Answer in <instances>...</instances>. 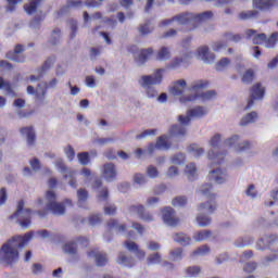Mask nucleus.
I'll use <instances>...</instances> for the list:
<instances>
[{"instance_id": "f257e3e1", "label": "nucleus", "mask_w": 278, "mask_h": 278, "mask_svg": "<svg viewBox=\"0 0 278 278\" xmlns=\"http://www.w3.org/2000/svg\"><path fill=\"white\" fill-rule=\"evenodd\" d=\"M34 240V232H27L23 237L15 236L5 243L2 244L0 249V264H5L10 266L18 262V249H23Z\"/></svg>"}, {"instance_id": "f03ea898", "label": "nucleus", "mask_w": 278, "mask_h": 278, "mask_svg": "<svg viewBox=\"0 0 278 278\" xmlns=\"http://www.w3.org/2000/svg\"><path fill=\"white\" fill-rule=\"evenodd\" d=\"M197 194L201 197H206V199H211L206 202H202L198 205V212H202L204 214H214L218 205L216 204V194L214 193V185L212 182H204L197 189Z\"/></svg>"}, {"instance_id": "7ed1b4c3", "label": "nucleus", "mask_w": 278, "mask_h": 278, "mask_svg": "<svg viewBox=\"0 0 278 278\" xmlns=\"http://www.w3.org/2000/svg\"><path fill=\"white\" fill-rule=\"evenodd\" d=\"M45 203L46 210L55 216H64L66 207L73 205V201L70 199H66L63 203L58 202V195L55 194V191L51 189L46 192Z\"/></svg>"}, {"instance_id": "20e7f679", "label": "nucleus", "mask_w": 278, "mask_h": 278, "mask_svg": "<svg viewBox=\"0 0 278 278\" xmlns=\"http://www.w3.org/2000/svg\"><path fill=\"white\" fill-rule=\"evenodd\" d=\"M187 130L186 127L181 125H174L169 128L167 135H162L157 138L155 148L159 151H168L170 147H173V143L170 142V138H184L186 136Z\"/></svg>"}, {"instance_id": "39448f33", "label": "nucleus", "mask_w": 278, "mask_h": 278, "mask_svg": "<svg viewBox=\"0 0 278 278\" xmlns=\"http://www.w3.org/2000/svg\"><path fill=\"white\" fill-rule=\"evenodd\" d=\"M186 88H188V83L186 79H178L173 83L172 87L169 88L170 94L173 97H179L180 103H192L197 101V93H190L186 96Z\"/></svg>"}, {"instance_id": "423d86ee", "label": "nucleus", "mask_w": 278, "mask_h": 278, "mask_svg": "<svg viewBox=\"0 0 278 278\" xmlns=\"http://www.w3.org/2000/svg\"><path fill=\"white\" fill-rule=\"evenodd\" d=\"M11 218H15L23 229H29L31 227V211L25 207V201L23 200L17 203L16 211Z\"/></svg>"}, {"instance_id": "0eeeda50", "label": "nucleus", "mask_w": 278, "mask_h": 278, "mask_svg": "<svg viewBox=\"0 0 278 278\" xmlns=\"http://www.w3.org/2000/svg\"><path fill=\"white\" fill-rule=\"evenodd\" d=\"M164 68H157L152 75H142L138 84L141 88H152V86H160L162 84Z\"/></svg>"}, {"instance_id": "6e6552de", "label": "nucleus", "mask_w": 278, "mask_h": 278, "mask_svg": "<svg viewBox=\"0 0 278 278\" xmlns=\"http://www.w3.org/2000/svg\"><path fill=\"white\" fill-rule=\"evenodd\" d=\"M210 147L212 148L208 151V160L213 162V164H222L225 160V153H218V147L220 144V134H216L210 140Z\"/></svg>"}, {"instance_id": "1a4fd4ad", "label": "nucleus", "mask_w": 278, "mask_h": 278, "mask_svg": "<svg viewBox=\"0 0 278 278\" xmlns=\"http://www.w3.org/2000/svg\"><path fill=\"white\" fill-rule=\"evenodd\" d=\"M55 168L63 175L71 188H77V172L68 169L62 159L55 161Z\"/></svg>"}, {"instance_id": "9d476101", "label": "nucleus", "mask_w": 278, "mask_h": 278, "mask_svg": "<svg viewBox=\"0 0 278 278\" xmlns=\"http://www.w3.org/2000/svg\"><path fill=\"white\" fill-rule=\"evenodd\" d=\"M207 114V109L205 106H195L187 111V115H180L178 121L180 125H189L190 118H203Z\"/></svg>"}, {"instance_id": "9b49d317", "label": "nucleus", "mask_w": 278, "mask_h": 278, "mask_svg": "<svg viewBox=\"0 0 278 278\" xmlns=\"http://www.w3.org/2000/svg\"><path fill=\"white\" fill-rule=\"evenodd\" d=\"M265 92L266 88L262 86V83L255 84L251 89V99L248 101L245 110H251L255 103L254 101H262Z\"/></svg>"}, {"instance_id": "f8f14e48", "label": "nucleus", "mask_w": 278, "mask_h": 278, "mask_svg": "<svg viewBox=\"0 0 278 278\" xmlns=\"http://www.w3.org/2000/svg\"><path fill=\"white\" fill-rule=\"evenodd\" d=\"M195 58L204 62V64H214L216 61V54H214L207 46H200L195 50Z\"/></svg>"}, {"instance_id": "ddd939ff", "label": "nucleus", "mask_w": 278, "mask_h": 278, "mask_svg": "<svg viewBox=\"0 0 278 278\" xmlns=\"http://www.w3.org/2000/svg\"><path fill=\"white\" fill-rule=\"evenodd\" d=\"M208 179L210 181H214V184L220 186L223 184H227V180L229 179V174L227 173V169L216 167L208 173Z\"/></svg>"}, {"instance_id": "4468645a", "label": "nucleus", "mask_w": 278, "mask_h": 278, "mask_svg": "<svg viewBox=\"0 0 278 278\" xmlns=\"http://www.w3.org/2000/svg\"><path fill=\"white\" fill-rule=\"evenodd\" d=\"M240 136L233 135L225 140L224 144L226 147H232L236 151H248V149H251V142L249 141H242L239 142Z\"/></svg>"}, {"instance_id": "2eb2a0df", "label": "nucleus", "mask_w": 278, "mask_h": 278, "mask_svg": "<svg viewBox=\"0 0 278 278\" xmlns=\"http://www.w3.org/2000/svg\"><path fill=\"white\" fill-rule=\"evenodd\" d=\"M256 249L258 251H264V249H271L274 252L278 251V240L277 237H263L256 243Z\"/></svg>"}, {"instance_id": "dca6fc26", "label": "nucleus", "mask_w": 278, "mask_h": 278, "mask_svg": "<svg viewBox=\"0 0 278 278\" xmlns=\"http://www.w3.org/2000/svg\"><path fill=\"white\" fill-rule=\"evenodd\" d=\"M102 177L109 182L116 181V177H118V169H116V165L114 163H106L102 166Z\"/></svg>"}, {"instance_id": "f3484780", "label": "nucleus", "mask_w": 278, "mask_h": 278, "mask_svg": "<svg viewBox=\"0 0 278 278\" xmlns=\"http://www.w3.org/2000/svg\"><path fill=\"white\" fill-rule=\"evenodd\" d=\"M148 266H154L157 264H162L163 268H166V270H173L175 268V265L173 263H168L162 258V254L160 253H152L147 258Z\"/></svg>"}, {"instance_id": "a211bd4d", "label": "nucleus", "mask_w": 278, "mask_h": 278, "mask_svg": "<svg viewBox=\"0 0 278 278\" xmlns=\"http://www.w3.org/2000/svg\"><path fill=\"white\" fill-rule=\"evenodd\" d=\"M162 218L165 225H168V227H177L179 224V218H177V215H175V210H173V207L163 208Z\"/></svg>"}, {"instance_id": "6ab92c4d", "label": "nucleus", "mask_w": 278, "mask_h": 278, "mask_svg": "<svg viewBox=\"0 0 278 278\" xmlns=\"http://www.w3.org/2000/svg\"><path fill=\"white\" fill-rule=\"evenodd\" d=\"M63 252L72 257V262H79V260H81V255H79V251L77 250V242L75 240L66 242L63 245Z\"/></svg>"}, {"instance_id": "aec40b11", "label": "nucleus", "mask_w": 278, "mask_h": 278, "mask_svg": "<svg viewBox=\"0 0 278 278\" xmlns=\"http://www.w3.org/2000/svg\"><path fill=\"white\" fill-rule=\"evenodd\" d=\"M20 134L23 138H26L28 147H34V144H36V130H34V127H23L21 128Z\"/></svg>"}, {"instance_id": "412c9836", "label": "nucleus", "mask_w": 278, "mask_h": 278, "mask_svg": "<svg viewBox=\"0 0 278 278\" xmlns=\"http://www.w3.org/2000/svg\"><path fill=\"white\" fill-rule=\"evenodd\" d=\"M25 51V47L23 45L15 46L13 52L7 53L8 60L12 62L23 63L25 62V56L21 55Z\"/></svg>"}, {"instance_id": "4be33fe9", "label": "nucleus", "mask_w": 278, "mask_h": 278, "mask_svg": "<svg viewBox=\"0 0 278 278\" xmlns=\"http://www.w3.org/2000/svg\"><path fill=\"white\" fill-rule=\"evenodd\" d=\"M88 257H93L96 266H105L108 264V253L99 250H91L88 252Z\"/></svg>"}, {"instance_id": "5701e85b", "label": "nucleus", "mask_w": 278, "mask_h": 278, "mask_svg": "<svg viewBox=\"0 0 278 278\" xmlns=\"http://www.w3.org/2000/svg\"><path fill=\"white\" fill-rule=\"evenodd\" d=\"M152 55H153V49L151 48L142 49L135 54V61L139 66H142V64H144L149 60V58H151Z\"/></svg>"}, {"instance_id": "b1692460", "label": "nucleus", "mask_w": 278, "mask_h": 278, "mask_svg": "<svg viewBox=\"0 0 278 278\" xmlns=\"http://www.w3.org/2000/svg\"><path fill=\"white\" fill-rule=\"evenodd\" d=\"M174 22L178 25H188V23H194V13L184 12L174 16Z\"/></svg>"}, {"instance_id": "393cba45", "label": "nucleus", "mask_w": 278, "mask_h": 278, "mask_svg": "<svg viewBox=\"0 0 278 278\" xmlns=\"http://www.w3.org/2000/svg\"><path fill=\"white\" fill-rule=\"evenodd\" d=\"M245 36L249 40H252L253 45H262L266 40V34H257L255 29H247Z\"/></svg>"}, {"instance_id": "a878e982", "label": "nucleus", "mask_w": 278, "mask_h": 278, "mask_svg": "<svg viewBox=\"0 0 278 278\" xmlns=\"http://www.w3.org/2000/svg\"><path fill=\"white\" fill-rule=\"evenodd\" d=\"M184 173L189 181H194L199 177V167H197L195 163L191 162L185 166Z\"/></svg>"}, {"instance_id": "bb28decb", "label": "nucleus", "mask_w": 278, "mask_h": 278, "mask_svg": "<svg viewBox=\"0 0 278 278\" xmlns=\"http://www.w3.org/2000/svg\"><path fill=\"white\" fill-rule=\"evenodd\" d=\"M125 247L130 253H135V255H137L139 260H144V257L147 256V253L143 250H140L138 248V244H136V242L134 241L127 240L125 242Z\"/></svg>"}, {"instance_id": "cd10ccee", "label": "nucleus", "mask_w": 278, "mask_h": 278, "mask_svg": "<svg viewBox=\"0 0 278 278\" xmlns=\"http://www.w3.org/2000/svg\"><path fill=\"white\" fill-rule=\"evenodd\" d=\"M116 263L119 264V266H125L126 268H131V266H135L134 257L127 256L124 252H119L117 255Z\"/></svg>"}, {"instance_id": "c85d7f7f", "label": "nucleus", "mask_w": 278, "mask_h": 278, "mask_svg": "<svg viewBox=\"0 0 278 278\" xmlns=\"http://www.w3.org/2000/svg\"><path fill=\"white\" fill-rule=\"evenodd\" d=\"M181 66H185V67L188 66V55L175 58L168 64L167 68H172L173 71H177L178 68H181Z\"/></svg>"}, {"instance_id": "c756f323", "label": "nucleus", "mask_w": 278, "mask_h": 278, "mask_svg": "<svg viewBox=\"0 0 278 278\" xmlns=\"http://www.w3.org/2000/svg\"><path fill=\"white\" fill-rule=\"evenodd\" d=\"M103 182L101 179H97L93 184L94 190H98V199L99 201H105L109 197L108 188L101 187Z\"/></svg>"}, {"instance_id": "7c9ffc66", "label": "nucleus", "mask_w": 278, "mask_h": 278, "mask_svg": "<svg viewBox=\"0 0 278 278\" xmlns=\"http://www.w3.org/2000/svg\"><path fill=\"white\" fill-rule=\"evenodd\" d=\"M214 18V13L212 11H205L202 13H193V23H205L206 21H212Z\"/></svg>"}, {"instance_id": "2f4dec72", "label": "nucleus", "mask_w": 278, "mask_h": 278, "mask_svg": "<svg viewBox=\"0 0 278 278\" xmlns=\"http://www.w3.org/2000/svg\"><path fill=\"white\" fill-rule=\"evenodd\" d=\"M277 0H253V5L256 10H270L275 8Z\"/></svg>"}, {"instance_id": "473e14b6", "label": "nucleus", "mask_w": 278, "mask_h": 278, "mask_svg": "<svg viewBox=\"0 0 278 278\" xmlns=\"http://www.w3.org/2000/svg\"><path fill=\"white\" fill-rule=\"evenodd\" d=\"M173 240H174V242H177L181 247H189V244H192V239L184 232L175 233L173 237Z\"/></svg>"}, {"instance_id": "72a5a7b5", "label": "nucleus", "mask_w": 278, "mask_h": 278, "mask_svg": "<svg viewBox=\"0 0 278 278\" xmlns=\"http://www.w3.org/2000/svg\"><path fill=\"white\" fill-rule=\"evenodd\" d=\"M40 3H42V0H30L24 4V11L29 15L36 14L38 12V8H40Z\"/></svg>"}, {"instance_id": "f704fd0d", "label": "nucleus", "mask_w": 278, "mask_h": 278, "mask_svg": "<svg viewBox=\"0 0 278 278\" xmlns=\"http://www.w3.org/2000/svg\"><path fill=\"white\" fill-rule=\"evenodd\" d=\"M153 29H155L153 23L147 20L143 24L139 25L138 33L140 36H149V34H153Z\"/></svg>"}, {"instance_id": "c9c22d12", "label": "nucleus", "mask_w": 278, "mask_h": 278, "mask_svg": "<svg viewBox=\"0 0 278 278\" xmlns=\"http://www.w3.org/2000/svg\"><path fill=\"white\" fill-rule=\"evenodd\" d=\"M195 220L199 227H208V225H212V217H210V215H206L203 212H199V214L195 217Z\"/></svg>"}, {"instance_id": "e433bc0d", "label": "nucleus", "mask_w": 278, "mask_h": 278, "mask_svg": "<svg viewBox=\"0 0 278 278\" xmlns=\"http://www.w3.org/2000/svg\"><path fill=\"white\" fill-rule=\"evenodd\" d=\"M169 163L174 166H184L186 164V154L181 152L173 154L169 157Z\"/></svg>"}, {"instance_id": "4c0bfd02", "label": "nucleus", "mask_w": 278, "mask_h": 278, "mask_svg": "<svg viewBox=\"0 0 278 278\" xmlns=\"http://www.w3.org/2000/svg\"><path fill=\"white\" fill-rule=\"evenodd\" d=\"M170 48L168 47H162L156 54V60H159V62H166L167 60H170Z\"/></svg>"}, {"instance_id": "58836bf2", "label": "nucleus", "mask_w": 278, "mask_h": 278, "mask_svg": "<svg viewBox=\"0 0 278 278\" xmlns=\"http://www.w3.org/2000/svg\"><path fill=\"white\" fill-rule=\"evenodd\" d=\"M257 16H260V11L257 10L242 11L239 13L240 21H252V18H257Z\"/></svg>"}, {"instance_id": "ea45409f", "label": "nucleus", "mask_w": 278, "mask_h": 278, "mask_svg": "<svg viewBox=\"0 0 278 278\" xmlns=\"http://www.w3.org/2000/svg\"><path fill=\"white\" fill-rule=\"evenodd\" d=\"M47 83H40L36 90H35V96L38 99V101H45V97L47 96Z\"/></svg>"}, {"instance_id": "a19ab883", "label": "nucleus", "mask_w": 278, "mask_h": 278, "mask_svg": "<svg viewBox=\"0 0 278 278\" xmlns=\"http://www.w3.org/2000/svg\"><path fill=\"white\" fill-rule=\"evenodd\" d=\"M200 273H201V266H197V265L189 266L184 269V275L187 278L199 277Z\"/></svg>"}, {"instance_id": "79ce46f5", "label": "nucleus", "mask_w": 278, "mask_h": 278, "mask_svg": "<svg viewBox=\"0 0 278 278\" xmlns=\"http://www.w3.org/2000/svg\"><path fill=\"white\" fill-rule=\"evenodd\" d=\"M210 87V81L207 80H195L191 84L190 90L192 92H199V90H205V88Z\"/></svg>"}, {"instance_id": "37998d69", "label": "nucleus", "mask_w": 278, "mask_h": 278, "mask_svg": "<svg viewBox=\"0 0 278 278\" xmlns=\"http://www.w3.org/2000/svg\"><path fill=\"white\" fill-rule=\"evenodd\" d=\"M210 238H212V232L210 230H200L193 235V240H195V242H203L210 240Z\"/></svg>"}, {"instance_id": "c03bdc74", "label": "nucleus", "mask_w": 278, "mask_h": 278, "mask_svg": "<svg viewBox=\"0 0 278 278\" xmlns=\"http://www.w3.org/2000/svg\"><path fill=\"white\" fill-rule=\"evenodd\" d=\"M255 121H257V113L252 112L241 118L240 125L241 127H247V125H251V123H255Z\"/></svg>"}, {"instance_id": "a18cd8bd", "label": "nucleus", "mask_w": 278, "mask_h": 278, "mask_svg": "<svg viewBox=\"0 0 278 278\" xmlns=\"http://www.w3.org/2000/svg\"><path fill=\"white\" fill-rule=\"evenodd\" d=\"M262 42H264L266 49H275V46L278 42V34L274 33L267 39H266V35H265V40H263Z\"/></svg>"}, {"instance_id": "49530a36", "label": "nucleus", "mask_w": 278, "mask_h": 278, "mask_svg": "<svg viewBox=\"0 0 278 278\" xmlns=\"http://www.w3.org/2000/svg\"><path fill=\"white\" fill-rule=\"evenodd\" d=\"M188 152L193 156V157H201L203 153H205V150L203 148L199 147L198 144H190L188 147Z\"/></svg>"}, {"instance_id": "de8ad7c7", "label": "nucleus", "mask_w": 278, "mask_h": 278, "mask_svg": "<svg viewBox=\"0 0 278 278\" xmlns=\"http://www.w3.org/2000/svg\"><path fill=\"white\" fill-rule=\"evenodd\" d=\"M174 207H186L188 205V198L185 195H178L172 200Z\"/></svg>"}, {"instance_id": "09e8293b", "label": "nucleus", "mask_w": 278, "mask_h": 278, "mask_svg": "<svg viewBox=\"0 0 278 278\" xmlns=\"http://www.w3.org/2000/svg\"><path fill=\"white\" fill-rule=\"evenodd\" d=\"M208 253L210 248L207 245H201L191 253V257H203L205 255H208Z\"/></svg>"}, {"instance_id": "8fccbe9b", "label": "nucleus", "mask_w": 278, "mask_h": 278, "mask_svg": "<svg viewBox=\"0 0 278 278\" xmlns=\"http://www.w3.org/2000/svg\"><path fill=\"white\" fill-rule=\"evenodd\" d=\"M201 101H214L216 99V91L215 90H207L200 94H197Z\"/></svg>"}, {"instance_id": "3c124183", "label": "nucleus", "mask_w": 278, "mask_h": 278, "mask_svg": "<svg viewBox=\"0 0 278 278\" xmlns=\"http://www.w3.org/2000/svg\"><path fill=\"white\" fill-rule=\"evenodd\" d=\"M169 255L173 262H181L184 257V249L176 248L169 252Z\"/></svg>"}, {"instance_id": "603ef678", "label": "nucleus", "mask_w": 278, "mask_h": 278, "mask_svg": "<svg viewBox=\"0 0 278 278\" xmlns=\"http://www.w3.org/2000/svg\"><path fill=\"white\" fill-rule=\"evenodd\" d=\"M54 64H55V58L50 56L45 61L39 72H41V75H46L47 71H49Z\"/></svg>"}, {"instance_id": "864d4df0", "label": "nucleus", "mask_w": 278, "mask_h": 278, "mask_svg": "<svg viewBox=\"0 0 278 278\" xmlns=\"http://www.w3.org/2000/svg\"><path fill=\"white\" fill-rule=\"evenodd\" d=\"M78 206L84 207V203L88 201V191L86 189H79L77 191Z\"/></svg>"}, {"instance_id": "5fc2aeb1", "label": "nucleus", "mask_w": 278, "mask_h": 278, "mask_svg": "<svg viewBox=\"0 0 278 278\" xmlns=\"http://www.w3.org/2000/svg\"><path fill=\"white\" fill-rule=\"evenodd\" d=\"M231 64V61L228 58H223L219 60L215 65V71H218L219 73L223 71H226L227 66Z\"/></svg>"}, {"instance_id": "6e6d98bb", "label": "nucleus", "mask_w": 278, "mask_h": 278, "mask_svg": "<svg viewBox=\"0 0 278 278\" xmlns=\"http://www.w3.org/2000/svg\"><path fill=\"white\" fill-rule=\"evenodd\" d=\"M236 247H238L239 249H242L244 247H249V244H253V238L251 237H243L240 238L236 241Z\"/></svg>"}, {"instance_id": "4d7b16f0", "label": "nucleus", "mask_w": 278, "mask_h": 278, "mask_svg": "<svg viewBox=\"0 0 278 278\" xmlns=\"http://www.w3.org/2000/svg\"><path fill=\"white\" fill-rule=\"evenodd\" d=\"M146 173L150 179H157L160 177V170L154 165H150L147 167Z\"/></svg>"}, {"instance_id": "13d9d810", "label": "nucleus", "mask_w": 278, "mask_h": 278, "mask_svg": "<svg viewBox=\"0 0 278 278\" xmlns=\"http://www.w3.org/2000/svg\"><path fill=\"white\" fill-rule=\"evenodd\" d=\"M77 159L79 164H81L83 166H88V164H90V155L88 154V152L78 153Z\"/></svg>"}, {"instance_id": "bf43d9fd", "label": "nucleus", "mask_w": 278, "mask_h": 278, "mask_svg": "<svg viewBox=\"0 0 278 278\" xmlns=\"http://www.w3.org/2000/svg\"><path fill=\"white\" fill-rule=\"evenodd\" d=\"M165 175L168 179H175L179 175V167L175 165L169 166Z\"/></svg>"}, {"instance_id": "052dcab7", "label": "nucleus", "mask_w": 278, "mask_h": 278, "mask_svg": "<svg viewBox=\"0 0 278 278\" xmlns=\"http://www.w3.org/2000/svg\"><path fill=\"white\" fill-rule=\"evenodd\" d=\"M0 90H5L8 94H12L14 97V91L12 90V85H10L9 81L3 80V78L0 77Z\"/></svg>"}, {"instance_id": "680f3d73", "label": "nucleus", "mask_w": 278, "mask_h": 278, "mask_svg": "<svg viewBox=\"0 0 278 278\" xmlns=\"http://www.w3.org/2000/svg\"><path fill=\"white\" fill-rule=\"evenodd\" d=\"M109 227H110V229H115V231L121 232V231H125L126 226L123 224H118V220L111 219L109 222Z\"/></svg>"}, {"instance_id": "e2e57ef3", "label": "nucleus", "mask_w": 278, "mask_h": 278, "mask_svg": "<svg viewBox=\"0 0 278 278\" xmlns=\"http://www.w3.org/2000/svg\"><path fill=\"white\" fill-rule=\"evenodd\" d=\"M211 47L215 52L223 51V49H227V41L218 40L213 42Z\"/></svg>"}, {"instance_id": "0e129e2a", "label": "nucleus", "mask_w": 278, "mask_h": 278, "mask_svg": "<svg viewBox=\"0 0 278 278\" xmlns=\"http://www.w3.org/2000/svg\"><path fill=\"white\" fill-rule=\"evenodd\" d=\"M255 77V73L253 72V70H248L242 77V83L243 84H251V81H253Z\"/></svg>"}, {"instance_id": "69168bd1", "label": "nucleus", "mask_w": 278, "mask_h": 278, "mask_svg": "<svg viewBox=\"0 0 278 278\" xmlns=\"http://www.w3.org/2000/svg\"><path fill=\"white\" fill-rule=\"evenodd\" d=\"M128 212L131 216L137 214V216H140L144 212V206L142 205H132L128 208Z\"/></svg>"}, {"instance_id": "338daca9", "label": "nucleus", "mask_w": 278, "mask_h": 278, "mask_svg": "<svg viewBox=\"0 0 278 278\" xmlns=\"http://www.w3.org/2000/svg\"><path fill=\"white\" fill-rule=\"evenodd\" d=\"M7 1V12H14L18 3H23V0H5Z\"/></svg>"}, {"instance_id": "774afa93", "label": "nucleus", "mask_w": 278, "mask_h": 278, "mask_svg": "<svg viewBox=\"0 0 278 278\" xmlns=\"http://www.w3.org/2000/svg\"><path fill=\"white\" fill-rule=\"evenodd\" d=\"M134 181L135 184H138V186H144L148 179H147V176H144L143 174H135Z\"/></svg>"}]
</instances>
